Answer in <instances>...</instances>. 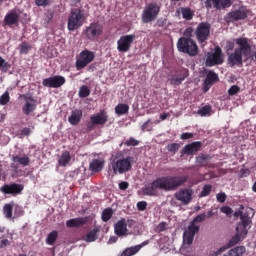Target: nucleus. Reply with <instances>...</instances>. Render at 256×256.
Listing matches in <instances>:
<instances>
[{
  "instance_id": "nucleus-1",
  "label": "nucleus",
  "mask_w": 256,
  "mask_h": 256,
  "mask_svg": "<svg viewBox=\"0 0 256 256\" xmlns=\"http://www.w3.org/2000/svg\"><path fill=\"white\" fill-rule=\"evenodd\" d=\"M187 181V176H164L154 180L143 189L144 195H158L159 189L162 191H175Z\"/></svg>"
},
{
  "instance_id": "nucleus-2",
  "label": "nucleus",
  "mask_w": 256,
  "mask_h": 256,
  "mask_svg": "<svg viewBox=\"0 0 256 256\" xmlns=\"http://www.w3.org/2000/svg\"><path fill=\"white\" fill-rule=\"evenodd\" d=\"M207 219V214L202 213L197 215L193 221L190 222L188 228L183 233V244L180 248V252L182 255L190 256L193 255V239H195V234L199 233V223H203Z\"/></svg>"
},
{
  "instance_id": "nucleus-3",
  "label": "nucleus",
  "mask_w": 256,
  "mask_h": 256,
  "mask_svg": "<svg viewBox=\"0 0 256 256\" xmlns=\"http://www.w3.org/2000/svg\"><path fill=\"white\" fill-rule=\"evenodd\" d=\"M238 48L232 53H228V65L230 67H241L243 65V57L249 59L251 57V44L247 38H238L235 40Z\"/></svg>"
},
{
  "instance_id": "nucleus-4",
  "label": "nucleus",
  "mask_w": 256,
  "mask_h": 256,
  "mask_svg": "<svg viewBox=\"0 0 256 256\" xmlns=\"http://www.w3.org/2000/svg\"><path fill=\"white\" fill-rule=\"evenodd\" d=\"M255 215L253 209L247 208L246 212H242L240 215L241 222L238 223L236 227V235L232 237L229 242V245H237L239 241H243L245 237H247V233H249V229L251 228V217Z\"/></svg>"
},
{
  "instance_id": "nucleus-5",
  "label": "nucleus",
  "mask_w": 256,
  "mask_h": 256,
  "mask_svg": "<svg viewBox=\"0 0 256 256\" xmlns=\"http://www.w3.org/2000/svg\"><path fill=\"white\" fill-rule=\"evenodd\" d=\"M85 12L79 8H74L70 12V16L68 17V31H76V29H79L83 27V23H85Z\"/></svg>"
},
{
  "instance_id": "nucleus-6",
  "label": "nucleus",
  "mask_w": 256,
  "mask_h": 256,
  "mask_svg": "<svg viewBox=\"0 0 256 256\" xmlns=\"http://www.w3.org/2000/svg\"><path fill=\"white\" fill-rule=\"evenodd\" d=\"M177 48L180 53H187L190 57H196L199 55V46L193 39L181 37L178 40Z\"/></svg>"
},
{
  "instance_id": "nucleus-7",
  "label": "nucleus",
  "mask_w": 256,
  "mask_h": 256,
  "mask_svg": "<svg viewBox=\"0 0 256 256\" xmlns=\"http://www.w3.org/2000/svg\"><path fill=\"white\" fill-rule=\"evenodd\" d=\"M161 11V5L156 2L149 3L144 7L141 15L142 23H152L157 19Z\"/></svg>"
},
{
  "instance_id": "nucleus-8",
  "label": "nucleus",
  "mask_w": 256,
  "mask_h": 256,
  "mask_svg": "<svg viewBox=\"0 0 256 256\" xmlns=\"http://www.w3.org/2000/svg\"><path fill=\"white\" fill-rule=\"evenodd\" d=\"M95 59V52L91 50H84L80 52V54L76 57V69L77 71H81V69H85L87 65L93 63Z\"/></svg>"
},
{
  "instance_id": "nucleus-9",
  "label": "nucleus",
  "mask_w": 256,
  "mask_h": 256,
  "mask_svg": "<svg viewBox=\"0 0 256 256\" xmlns=\"http://www.w3.org/2000/svg\"><path fill=\"white\" fill-rule=\"evenodd\" d=\"M249 15V10L245 6H241L239 9L231 11L226 14L224 20L226 23H233L235 21H243V19H247Z\"/></svg>"
},
{
  "instance_id": "nucleus-10",
  "label": "nucleus",
  "mask_w": 256,
  "mask_h": 256,
  "mask_svg": "<svg viewBox=\"0 0 256 256\" xmlns=\"http://www.w3.org/2000/svg\"><path fill=\"white\" fill-rule=\"evenodd\" d=\"M112 170L114 171V175H117L119 173L120 175H123V173H127L129 169H131V158H122L114 160L111 163Z\"/></svg>"
},
{
  "instance_id": "nucleus-11",
  "label": "nucleus",
  "mask_w": 256,
  "mask_h": 256,
  "mask_svg": "<svg viewBox=\"0 0 256 256\" xmlns=\"http://www.w3.org/2000/svg\"><path fill=\"white\" fill-rule=\"evenodd\" d=\"M135 41V34L121 36L117 41V50L119 53H127L131 49V45Z\"/></svg>"
},
{
  "instance_id": "nucleus-12",
  "label": "nucleus",
  "mask_w": 256,
  "mask_h": 256,
  "mask_svg": "<svg viewBox=\"0 0 256 256\" xmlns=\"http://www.w3.org/2000/svg\"><path fill=\"white\" fill-rule=\"evenodd\" d=\"M224 61L223 52L219 46L215 47L214 52L209 53L206 58L207 67H215V65H221Z\"/></svg>"
},
{
  "instance_id": "nucleus-13",
  "label": "nucleus",
  "mask_w": 256,
  "mask_h": 256,
  "mask_svg": "<svg viewBox=\"0 0 256 256\" xmlns=\"http://www.w3.org/2000/svg\"><path fill=\"white\" fill-rule=\"evenodd\" d=\"M210 33H211V24H209L208 22L200 23L195 30V35L199 43H205V41L209 39Z\"/></svg>"
},
{
  "instance_id": "nucleus-14",
  "label": "nucleus",
  "mask_w": 256,
  "mask_h": 256,
  "mask_svg": "<svg viewBox=\"0 0 256 256\" xmlns=\"http://www.w3.org/2000/svg\"><path fill=\"white\" fill-rule=\"evenodd\" d=\"M101 35H103V26L97 22L91 23L85 30L86 39L90 41H95Z\"/></svg>"
},
{
  "instance_id": "nucleus-15",
  "label": "nucleus",
  "mask_w": 256,
  "mask_h": 256,
  "mask_svg": "<svg viewBox=\"0 0 256 256\" xmlns=\"http://www.w3.org/2000/svg\"><path fill=\"white\" fill-rule=\"evenodd\" d=\"M233 5L231 0H206L205 7L206 9H217L222 11L223 9H229Z\"/></svg>"
},
{
  "instance_id": "nucleus-16",
  "label": "nucleus",
  "mask_w": 256,
  "mask_h": 256,
  "mask_svg": "<svg viewBox=\"0 0 256 256\" xmlns=\"http://www.w3.org/2000/svg\"><path fill=\"white\" fill-rule=\"evenodd\" d=\"M175 199L180 201L183 205H189L193 200V189H180L174 194Z\"/></svg>"
},
{
  "instance_id": "nucleus-17",
  "label": "nucleus",
  "mask_w": 256,
  "mask_h": 256,
  "mask_svg": "<svg viewBox=\"0 0 256 256\" xmlns=\"http://www.w3.org/2000/svg\"><path fill=\"white\" fill-rule=\"evenodd\" d=\"M24 98V105L22 107V112L24 115H31L33 111L37 109V99L33 98V96L22 95Z\"/></svg>"
},
{
  "instance_id": "nucleus-18",
  "label": "nucleus",
  "mask_w": 256,
  "mask_h": 256,
  "mask_svg": "<svg viewBox=\"0 0 256 256\" xmlns=\"http://www.w3.org/2000/svg\"><path fill=\"white\" fill-rule=\"evenodd\" d=\"M42 85L44 87H50L52 89H58L62 85H65V77L62 76H53L50 78H46L42 81Z\"/></svg>"
},
{
  "instance_id": "nucleus-19",
  "label": "nucleus",
  "mask_w": 256,
  "mask_h": 256,
  "mask_svg": "<svg viewBox=\"0 0 256 256\" xmlns=\"http://www.w3.org/2000/svg\"><path fill=\"white\" fill-rule=\"evenodd\" d=\"M21 17V11L19 10H11L4 17V24L9 27L13 25H19V19Z\"/></svg>"
},
{
  "instance_id": "nucleus-20",
  "label": "nucleus",
  "mask_w": 256,
  "mask_h": 256,
  "mask_svg": "<svg viewBox=\"0 0 256 256\" xmlns=\"http://www.w3.org/2000/svg\"><path fill=\"white\" fill-rule=\"evenodd\" d=\"M2 193H5V195H19L21 191H23V185L22 184H6L1 188Z\"/></svg>"
},
{
  "instance_id": "nucleus-21",
  "label": "nucleus",
  "mask_w": 256,
  "mask_h": 256,
  "mask_svg": "<svg viewBox=\"0 0 256 256\" xmlns=\"http://www.w3.org/2000/svg\"><path fill=\"white\" fill-rule=\"evenodd\" d=\"M127 225H131V222H127L125 219L119 220L115 225H114V231L116 235L119 237H123V235H127Z\"/></svg>"
},
{
  "instance_id": "nucleus-22",
  "label": "nucleus",
  "mask_w": 256,
  "mask_h": 256,
  "mask_svg": "<svg viewBox=\"0 0 256 256\" xmlns=\"http://www.w3.org/2000/svg\"><path fill=\"white\" fill-rule=\"evenodd\" d=\"M189 77V72L185 70L182 73H176L174 75H170L168 77V81H170V85H181L185 79Z\"/></svg>"
},
{
  "instance_id": "nucleus-23",
  "label": "nucleus",
  "mask_w": 256,
  "mask_h": 256,
  "mask_svg": "<svg viewBox=\"0 0 256 256\" xmlns=\"http://www.w3.org/2000/svg\"><path fill=\"white\" fill-rule=\"evenodd\" d=\"M108 119L109 116H107V113L104 111H101L100 113L94 114L90 117L92 125H105Z\"/></svg>"
},
{
  "instance_id": "nucleus-24",
  "label": "nucleus",
  "mask_w": 256,
  "mask_h": 256,
  "mask_svg": "<svg viewBox=\"0 0 256 256\" xmlns=\"http://www.w3.org/2000/svg\"><path fill=\"white\" fill-rule=\"evenodd\" d=\"M201 142L197 141V142H192L186 146H184V148L182 149V154L183 155H195V153H197V151H199L201 149Z\"/></svg>"
},
{
  "instance_id": "nucleus-25",
  "label": "nucleus",
  "mask_w": 256,
  "mask_h": 256,
  "mask_svg": "<svg viewBox=\"0 0 256 256\" xmlns=\"http://www.w3.org/2000/svg\"><path fill=\"white\" fill-rule=\"evenodd\" d=\"M105 161L103 159H93L89 164V169L92 173H99L103 171Z\"/></svg>"
},
{
  "instance_id": "nucleus-26",
  "label": "nucleus",
  "mask_w": 256,
  "mask_h": 256,
  "mask_svg": "<svg viewBox=\"0 0 256 256\" xmlns=\"http://www.w3.org/2000/svg\"><path fill=\"white\" fill-rule=\"evenodd\" d=\"M81 117H83V112L79 109L72 111L71 115L68 118L70 125H77L79 121H81Z\"/></svg>"
},
{
  "instance_id": "nucleus-27",
  "label": "nucleus",
  "mask_w": 256,
  "mask_h": 256,
  "mask_svg": "<svg viewBox=\"0 0 256 256\" xmlns=\"http://www.w3.org/2000/svg\"><path fill=\"white\" fill-rule=\"evenodd\" d=\"M13 163H17L18 165H23V167H28V165L31 163V159L29 156H13L12 157Z\"/></svg>"
},
{
  "instance_id": "nucleus-28",
  "label": "nucleus",
  "mask_w": 256,
  "mask_h": 256,
  "mask_svg": "<svg viewBox=\"0 0 256 256\" xmlns=\"http://www.w3.org/2000/svg\"><path fill=\"white\" fill-rule=\"evenodd\" d=\"M87 223V220L85 218H73L68 221H66L67 227H83Z\"/></svg>"
},
{
  "instance_id": "nucleus-29",
  "label": "nucleus",
  "mask_w": 256,
  "mask_h": 256,
  "mask_svg": "<svg viewBox=\"0 0 256 256\" xmlns=\"http://www.w3.org/2000/svg\"><path fill=\"white\" fill-rule=\"evenodd\" d=\"M219 77L215 74L213 71H209L207 73L206 79L204 81V87L207 89V87H211L215 81H217Z\"/></svg>"
},
{
  "instance_id": "nucleus-30",
  "label": "nucleus",
  "mask_w": 256,
  "mask_h": 256,
  "mask_svg": "<svg viewBox=\"0 0 256 256\" xmlns=\"http://www.w3.org/2000/svg\"><path fill=\"white\" fill-rule=\"evenodd\" d=\"M69 161H71V154H69V152H64L58 160V163L61 167H66L69 165Z\"/></svg>"
},
{
  "instance_id": "nucleus-31",
  "label": "nucleus",
  "mask_w": 256,
  "mask_h": 256,
  "mask_svg": "<svg viewBox=\"0 0 256 256\" xmlns=\"http://www.w3.org/2000/svg\"><path fill=\"white\" fill-rule=\"evenodd\" d=\"M115 113H116V115H125V114L129 113V105L118 104L115 107Z\"/></svg>"
},
{
  "instance_id": "nucleus-32",
  "label": "nucleus",
  "mask_w": 256,
  "mask_h": 256,
  "mask_svg": "<svg viewBox=\"0 0 256 256\" xmlns=\"http://www.w3.org/2000/svg\"><path fill=\"white\" fill-rule=\"evenodd\" d=\"M13 203L10 204H6L3 207V213H4V217H6V219H13Z\"/></svg>"
},
{
  "instance_id": "nucleus-33",
  "label": "nucleus",
  "mask_w": 256,
  "mask_h": 256,
  "mask_svg": "<svg viewBox=\"0 0 256 256\" xmlns=\"http://www.w3.org/2000/svg\"><path fill=\"white\" fill-rule=\"evenodd\" d=\"M243 253H245V247L239 246L229 250L228 255L224 256H241L243 255Z\"/></svg>"
},
{
  "instance_id": "nucleus-34",
  "label": "nucleus",
  "mask_w": 256,
  "mask_h": 256,
  "mask_svg": "<svg viewBox=\"0 0 256 256\" xmlns=\"http://www.w3.org/2000/svg\"><path fill=\"white\" fill-rule=\"evenodd\" d=\"M197 114L200 115V117H210V115H211V106H209V105L203 106L202 108H200L197 111Z\"/></svg>"
},
{
  "instance_id": "nucleus-35",
  "label": "nucleus",
  "mask_w": 256,
  "mask_h": 256,
  "mask_svg": "<svg viewBox=\"0 0 256 256\" xmlns=\"http://www.w3.org/2000/svg\"><path fill=\"white\" fill-rule=\"evenodd\" d=\"M181 13L183 19H186V21H191V19H193V12L190 8H182Z\"/></svg>"
},
{
  "instance_id": "nucleus-36",
  "label": "nucleus",
  "mask_w": 256,
  "mask_h": 256,
  "mask_svg": "<svg viewBox=\"0 0 256 256\" xmlns=\"http://www.w3.org/2000/svg\"><path fill=\"white\" fill-rule=\"evenodd\" d=\"M84 241H86L87 243H93V241H97V230L94 229V230L90 231L86 235Z\"/></svg>"
},
{
  "instance_id": "nucleus-37",
  "label": "nucleus",
  "mask_w": 256,
  "mask_h": 256,
  "mask_svg": "<svg viewBox=\"0 0 256 256\" xmlns=\"http://www.w3.org/2000/svg\"><path fill=\"white\" fill-rule=\"evenodd\" d=\"M111 217H113V209L106 208L102 212V221L107 222V221H109V219H111Z\"/></svg>"
},
{
  "instance_id": "nucleus-38",
  "label": "nucleus",
  "mask_w": 256,
  "mask_h": 256,
  "mask_svg": "<svg viewBox=\"0 0 256 256\" xmlns=\"http://www.w3.org/2000/svg\"><path fill=\"white\" fill-rule=\"evenodd\" d=\"M57 231H52L46 238L47 245H53L57 241Z\"/></svg>"
},
{
  "instance_id": "nucleus-39",
  "label": "nucleus",
  "mask_w": 256,
  "mask_h": 256,
  "mask_svg": "<svg viewBox=\"0 0 256 256\" xmlns=\"http://www.w3.org/2000/svg\"><path fill=\"white\" fill-rule=\"evenodd\" d=\"M0 69L3 71V73H7L9 69H11V64L9 62H6L3 57L0 56Z\"/></svg>"
},
{
  "instance_id": "nucleus-40",
  "label": "nucleus",
  "mask_w": 256,
  "mask_h": 256,
  "mask_svg": "<svg viewBox=\"0 0 256 256\" xmlns=\"http://www.w3.org/2000/svg\"><path fill=\"white\" fill-rule=\"evenodd\" d=\"M209 159L210 157L207 156V155H204V154H201L199 155L198 157H196V162L199 164V165H207V163H209Z\"/></svg>"
},
{
  "instance_id": "nucleus-41",
  "label": "nucleus",
  "mask_w": 256,
  "mask_h": 256,
  "mask_svg": "<svg viewBox=\"0 0 256 256\" xmlns=\"http://www.w3.org/2000/svg\"><path fill=\"white\" fill-rule=\"evenodd\" d=\"M19 49L21 55H27V53L31 51V45H29L27 42H23L19 45Z\"/></svg>"
},
{
  "instance_id": "nucleus-42",
  "label": "nucleus",
  "mask_w": 256,
  "mask_h": 256,
  "mask_svg": "<svg viewBox=\"0 0 256 256\" xmlns=\"http://www.w3.org/2000/svg\"><path fill=\"white\" fill-rule=\"evenodd\" d=\"M213 190V186L212 185H205L202 188V191L199 194V197H207L211 194V191Z\"/></svg>"
},
{
  "instance_id": "nucleus-43",
  "label": "nucleus",
  "mask_w": 256,
  "mask_h": 256,
  "mask_svg": "<svg viewBox=\"0 0 256 256\" xmlns=\"http://www.w3.org/2000/svg\"><path fill=\"white\" fill-rule=\"evenodd\" d=\"M11 101V96H9V91H6L3 95L0 96V105H7Z\"/></svg>"
},
{
  "instance_id": "nucleus-44",
  "label": "nucleus",
  "mask_w": 256,
  "mask_h": 256,
  "mask_svg": "<svg viewBox=\"0 0 256 256\" xmlns=\"http://www.w3.org/2000/svg\"><path fill=\"white\" fill-rule=\"evenodd\" d=\"M181 145H179V143H171L167 145V149L170 153H173L175 155V153H177L180 149Z\"/></svg>"
},
{
  "instance_id": "nucleus-45",
  "label": "nucleus",
  "mask_w": 256,
  "mask_h": 256,
  "mask_svg": "<svg viewBox=\"0 0 256 256\" xmlns=\"http://www.w3.org/2000/svg\"><path fill=\"white\" fill-rule=\"evenodd\" d=\"M91 91L89 90V87L87 86H82L79 89V97L85 98V97H89Z\"/></svg>"
},
{
  "instance_id": "nucleus-46",
  "label": "nucleus",
  "mask_w": 256,
  "mask_h": 256,
  "mask_svg": "<svg viewBox=\"0 0 256 256\" xmlns=\"http://www.w3.org/2000/svg\"><path fill=\"white\" fill-rule=\"evenodd\" d=\"M225 251H227V246H222L218 249L210 251L209 256H219L221 253H225Z\"/></svg>"
},
{
  "instance_id": "nucleus-47",
  "label": "nucleus",
  "mask_w": 256,
  "mask_h": 256,
  "mask_svg": "<svg viewBox=\"0 0 256 256\" xmlns=\"http://www.w3.org/2000/svg\"><path fill=\"white\" fill-rule=\"evenodd\" d=\"M142 131H153V122H151V119H148L142 126Z\"/></svg>"
},
{
  "instance_id": "nucleus-48",
  "label": "nucleus",
  "mask_w": 256,
  "mask_h": 256,
  "mask_svg": "<svg viewBox=\"0 0 256 256\" xmlns=\"http://www.w3.org/2000/svg\"><path fill=\"white\" fill-rule=\"evenodd\" d=\"M216 199L218 203H225V201H227V194H225L224 192L218 193L216 195Z\"/></svg>"
},
{
  "instance_id": "nucleus-49",
  "label": "nucleus",
  "mask_w": 256,
  "mask_h": 256,
  "mask_svg": "<svg viewBox=\"0 0 256 256\" xmlns=\"http://www.w3.org/2000/svg\"><path fill=\"white\" fill-rule=\"evenodd\" d=\"M125 145H127V147H137V145H139V141L135 140V138H130L125 142Z\"/></svg>"
},
{
  "instance_id": "nucleus-50",
  "label": "nucleus",
  "mask_w": 256,
  "mask_h": 256,
  "mask_svg": "<svg viewBox=\"0 0 256 256\" xmlns=\"http://www.w3.org/2000/svg\"><path fill=\"white\" fill-rule=\"evenodd\" d=\"M185 39H191L193 37V28L189 27L187 28L183 33Z\"/></svg>"
},
{
  "instance_id": "nucleus-51",
  "label": "nucleus",
  "mask_w": 256,
  "mask_h": 256,
  "mask_svg": "<svg viewBox=\"0 0 256 256\" xmlns=\"http://www.w3.org/2000/svg\"><path fill=\"white\" fill-rule=\"evenodd\" d=\"M137 209H138V211H145V209H147V202H145V201L138 202Z\"/></svg>"
},
{
  "instance_id": "nucleus-52",
  "label": "nucleus",
  "mask_w": 256,
  "mask_h": 256,
  "mask_svg": "<svg viewBox=\"0 0 256 256\" xmlns=\"http://www.w3.org/2000/svg\"><path fill=\"white\" fill-rule=\"evenodd\" d=\"M221 213H224L225 215H231L233 213V210L229 206H223L220 209Z\"/></svg>"
},
{
  "instance_id": "nucleus-53",
  "label": "nucleus",
  "mask_w": 256,
  "mask_h": 256,
  "mask_svg": "<svg viewBox=\"0 0 256 256\" xmlns=\"http://www.w3.org/2000/svg\"><path fill=\"white\" fill-rule=\"evenodd\" d=\"M239 86L233 85L229 90L228 94L229 95H237V92L239 91Z\"/></svg>"
},
{
  "instance_id": "nucleus-54",
  "label": "nucleus",
  "mask_w": 256,
  "mask_h": 256,
  "mask_svg": "<svg viewBox=\"0 0 256 256\" xmlns=\"http://www.w3.org/2000/svg\"><path fill=\"white\" fill-rule=\"evenodd\" d=\"M192 137H193V133L185 132L181 134L180 139L185 141L187 139H192Z\"/></svg>"
},
{
  "instance_id": "nucleus-55",
  "label": "nucleus",
  "mask_w": 256,
  "mask_h": 256,
  "mask_svg": "<svg viewBox=\"0 0 256 256\" xmlns=\"http://www.w3.org/2000/svg\"><path fill=\"white\" fill-rule=\"evenodd\" d=\"M38 7H45L49 3V0H35Z\"/></svg>"
},
{
  "instance_id": "nucleus-56",
  "label": "nucleus",
  "mask_w": 256,
  "mask_h": 256,
  "mask_svg": "<svg viewBox=\"0 0 256 256\" xmlns=\"http://www.w3.org/2000/svg\"><path fill=\"white\" fill-rule=\"evenodd\" d=\"M165 229H167V223L165 222H161L158 226H157V231H165Z\"/></svg>"
},
{
  "instance_id": "nucleus-57",
  "label": "nucleus",
  "mask_w": 256,
  "mask_h": 256,
  "mask_svg": "<svg viewBox=\"0 0 256 256\" xmlns=\"http://www.w3.org/2000/svg\"><path fill=\"white\" fill-rule=\"evenodd\" d=\"M128 188H129V183L128 182H121L119 184V189H121V191H125Z\"/></svg>"
},
{
  "instance_id": "nucleus-58",
  "label": "nucleus",
  "mask_w": 256,
  "mask_h": 256,
  "mask_svg": "<svg viewBox=\"0 0 256 256\" xmlns=\"http://www.w3.org/2000/svg\"><path fill=\"white\" fill-rule=\"evenodd\" d=\"M31 134V129L29 128H24L21 130V137H26L27 135Z\"/></svg>"
},
{
  "instance_id": "nucleus-59",
  "label": "nucleus",
  "mask_w": 256,
  "mask_h": 256,
  "mask_svg": "<svg viewBox=\"0 0 256 256\" xmlns=\"http://www.w3.org/2000/svg\"><path fill=\"white\" fill-rule=\"evenodd\" d=\"M9 246V241L7 239H3L0 241V249H5V247Z\"/></svg>"
},
{
  "instance_id": "nucleus-60",
  "label": "nucleus",
  "mask_w": 256,
  "mask_h": 256,
  "mask_svg": "<svg viewBox=\"0 0 256 256\" xmlns=\"http://www.w3.org/2000/svg\"><path fill=\"white\" fill-rule=\"evenodd\" d=\"M112 243H117V237L112 236L108 240V245H112Z\"/></svg>"
},
{
  "instance_id": "nucleus-61",
  "label": "nucleus",
  "mask_w": 256,
  "mask_h": 256,
  "mask_svg": "<svg viewBox=\"0 0 256 256\" xmlns=\"http://www.w3.org/2000/svg\"><path fill=\"white\" fill-rule=\"evenodd\" d=\"M205 214H206V219H209V218L213 217V215H215V213L213 212V210H210V211H208V212L205 213Z\"/></svg>"
},
{
  "instance_id": "nucleus-62",
  "label": "nucleus",
  "mask_w": 256,
  "mask_h": 256,
  "mask_svg": "<svg viewBox=\"0 0 256 256\" xmlns=\"http://www.w3.org/2000/svg\"><path fill=\"white\" fill-rule=\"evenodd\" d=\"M167 117H169V114H167V113H163V114L160 115V119L162 121H165V119H167Z\"/></svg>"
},
{
  "instance_id": "nucleus-63",
  "label": "nucleus",
  "mask_w": 256,
  "mask_h": 256,
  "mask_svg": "<svg viewBox=\"0 0 256 256\" xmlns=\"http://www.w3.org/2000/svg\"><path fill=\"white\" fill-rule=\"evenodd\" d=\"M252 191H254V193H256V181L254 182V184L252 186Z\"/></svg>"
},
{
  "instance_id": "nucleus-64",
  "label": "nucleus",
  "mask_w": 256,
  "mask_h": 256,
  "mask_svg": "<svg viewBox=\"0 0 256 256\" xmlns=\"http://www.w3.org/2000/svg\"><path fill=\"white\" fill-rule=\"evenodd\" d=\"M2 139H5L6 143H9V137H7V136H2Z\"/></svg>"
}]
</instances>
